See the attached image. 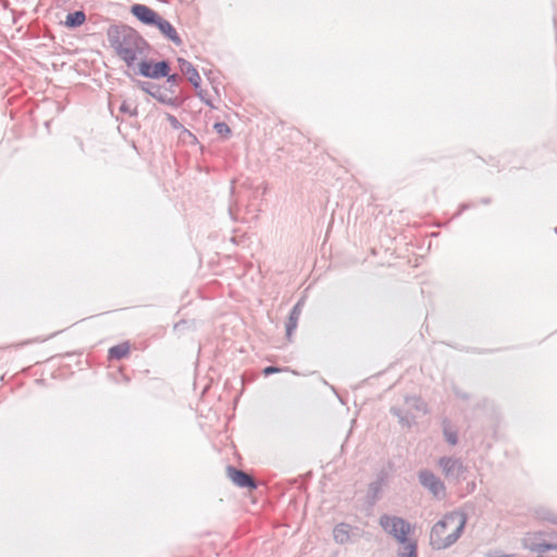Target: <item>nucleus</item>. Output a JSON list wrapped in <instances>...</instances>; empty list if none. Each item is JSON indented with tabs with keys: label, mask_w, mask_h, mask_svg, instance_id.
I'll list each match as a JSON object with an SVG mask.
<instances>
[{
	"label": "nucleus",
	"mask_w": 557,
	"mask_h": 557,
	"mask_svg": "<svg viewBox=\"0 0 557 557\" xmlns=\"http://www.w3.org/2000/svg\"><path fill=\"white\" fill-rule=\"evenodd\" d=\"M178 67L181 73L186 76L188 82L193 85L195 90L199 89V86L201 84V77L197 71V69L187 60L184 58L177 59Z\"/></svg>",
	"instance_id": "obj_9"
},
{
	"label": "nucleus",
	"mask_w": 557,
	"mask_h": 557,
	"mask_svg": "<svg viewBox=\"0 0 557 557\" xmlns=\"http://www.w3.org/2000/svg\"><path fill=\"white\" fill-rule=\"evenodd\" d=\"M86 15L84 11H74L66 15L65 26L69 28H76L84 24Z\"/></svg>",
	"instance_id": "obj_13"
},
{
	"label": "nucleus",
	"mask_w": 557,
	"mask_h": 557,
	"mask_svg": "<svg viewBox=\"0 0 557 557\" xmlns=\"http://www.w3.org/2000/svg\"><path fill=\"white\" fill-rule=\"evenodd\" d=\"M213 128L215 129V132L222 136H227L231 134V128L230 126L224 123V122H216L214 123V126Z\"/></svg>",
	"instance_id": "obj_21"
},
{
	"label": "nucleus",
	"mask_w": 557,
	"mask_h": 557,
	"mask_svg": "<svg viewBox=\"0 0 557 557\" xmlns=\"http://www.w3.org/2000/svg\"><path fill=\"white\" fill-rule=\"evenodd\" d=\"M466 521L462 512L455 511L444 516L431 530V545L435 549H444L454 544L459 539Z\"/></svg>",
	"instance_id": "obj_2"
},
{
	"label": "nucleus",
	"mask_w": 557,
	"mask_h": 557,
	"mask_svg": "<svg viewBox=\"0 0 557 557\" xmlns=\"http://www.w3.org/2000/svg\"><path fill=\"white\" fill-rule=\"evenodd\" d=\"M470 207H471V206H470V205H468V203H462V205L460 206V210L457 212V215H459V214L461 213V211H463V210H466V209H468V208H470Z\"/></svg>",
	"instance_id": "obj_25"
},
{
	"label": "nucleus",
	"mask_w": 557,
	"mask_h": 557,
	"mask_svg": "<svg viewBox=\"0 0 557 557\" xmlns=\"http://www.w3.org/2000/svg\"><path fill=\"white\" fill-rule=\"evenodd\" d=\"M166 120L169 121V123L172 126V128H174V129H182V134L184 136H187V137L191 138L193 140H196V136L193 133H190L188 129H186L182 125V123L177 120L176 116H174L173 114L168 113L166 114Z\"/></svg>",
	"instance_id": "obj_17"
},
{
	"label": "nucleus",
	"mask_w": 557,
	"mask_h": 557,
	"mask_svg": "<svg viewBox=\"0 0 557 557\" xmlns=\"http://www.w3.org/2000/svg\"><path fill=\"white\" fill-rule=\"evenodd\" d=\"M421 483L431 490L434 495H438L444 491L443 484L430 472L420 474Z\"/></svg>",
	"instance_id": "obj_11"
},
{
	"label": "nucleus",
	"mask_w": 557,
	"mask_h": 557,
	"mask_svg": "<svg viewBox=\"0 0 557 557\" xmlns=\"http://www.w3.org/2000/svg\"><path fill=\"white\" fill-rule=\"evenodd\" d=\"M440 465L447 476H458L462 472V466L456 459H442Z\"/></svg>",
	"instance_id": "obj_12"
},
{
	"label": "nucleus",
	"mask_w": 557,
	"mask_h": 557,
	"mask_svg": "<svg viewBox=\"0 0 557 557\" xmlns=\"http://www.w3.org/2000/svg\"><path fill=\"white\" fill-rule=\"evenodd\" d=\"M120 112L123 114H127L129 116H137L138 110L137 106L132 104L127 100H124L120 106Z\"/></svg>",
	"instance_id": "obj_19"
},
{
	"label": "nucleus",
	"mask_w": 557,
	"mask_h": 557,
	"mask_svg": "<svg viewBox=\"0 0 557 557\" xmlns=\"http://www.w3.org/2000/svg\"><path fill=\"white\" fill-rule=\"evenodd\" d=\"M131 13L143 24L153 26L160 16L154 10L145 4H133Z\"/></svg>",
	"instance_id": "obj_7"
},
{
	"label": "nucleus",
	"mask_w": 557,
	"mask_h": 557,
	"mask_svg": "<svg viewBox=\"0 0 557 557\" xmlns=\"http://www.w3.org/2000/svg\"><path fill=\"white\" fill-rule=\"evenodd\" d=\"M226 471H227V476L235 485H237L239 487H246L250 491H252L257 487L252 476L247 474L246 472H244L242 470H237L233 467H228Z\"/></svg>",
	"instance_id": "obj_8"
},
{
	"label": "nucleus",
	"mask_w": 557,
	"mask_h": 557,
	"mask_svg": "<svg viewBox=\"0 0 557 557\" xmlns=\"http://www.w3.org/2000/svg\"><path fill=\"white\" fill-rule=\"evenodd\" d=\"M231 242H232L233 244H236V239H235V237H232V238H231Z\"/></svg>",
	"instance_id": "obj_27"
},
{
	"label": "nucleus",
	"mask_w": 557,
	"mask_h": 557,
	"mask_svg": "<svg viewBox=\"0 0 557 557\" xmlns=\"http://www.w3.org/2000/svg\"><path fill=\"white\" fill-rule=\"evenodd\" d=\"M281 370L276 367H267L263 369V374L264 375H270V374H273V373H278Z\"/></svg>",
	"instance_id": "obj_24"
},
{
	"label": "nucleus",
	"mask_w": 557,
	"mask_h": 557,
	"mask_svg": "<svg viewBox=\"0 0 557 557\" xmlns=\"http://www.w3.org/2000/svg\"><path fill=\"white\" fill-rule=\"evenodd\" d=\"M481 202H482L483 205H488V203L491 202V200H490L488 198H483V199L481 200Z\"/></svg>",
	"instance_id": "obj_26"
},
{
	"label": "nucleus",
	"mask_w": 557,
	"mask_h": 557,
	"mask_svg": "<svg viewBox=\"0 0 557 557\" xmlns=\"http://www.w3.org/2000/svg\"><path fill=\"white\" fill-rule=\"evenodd\" d=\"M380 524L388 534L393 535L403 547L408 543H414L410 541L407 536L411 532V527L405 520L398 517L393 516H382L380 519Z\"/></svg>",
	"instance_id": "obj_5"
},
{
	"label": "nucleus",
	"mask_w": 557,
	"mask_h": 557,
	"mask_svg": "<svg viewBox=\"0 0 557 557\" xmlns=\"http://www.w3.org/2000/svg\"><path fill=\"white\" fill-rule=\"evenodd\" d=\"M228 211H230V214L233 215V208L232 207L228 209Z\"/></svg>",
	"instance_id": "obj_28"
},
{
	"label": "nucleus",
	"mask_w": 557,
	"mask_h": 557,
	"mask_svg": "<svg viewBox=\"0 0 557 557\" xmlns=\"http://www.w3.org/2000/svg\"><path fill=\"white\" fill-rule=\"evenodd\" d=\"M399 557H417V544L408 543L406 546L403 547Z\"/></svg>",
	"instance_id": "obj_20"
},
{
	"label": "nucleus",
	"mask_w": 557,
	"mask_h": 557,
	"mask_svg": "<svg viewBox=\"0 0 557 557\" xmlns=\"http://www.w3.org/2000/svg\"><path fill=\"white\" fill-rule=\"evenodd\" d=\"M166 77V84H168V94L169 96H178L176 92V87L178 86L180 82L182 81L178 74H170L165 75Z\"/></svg>",
	"instance_id": "obj_18"
},
{
	"label": "nucleus",
	"mask_w": 557,
	"mask_h": 557,
	"mask_svg": "<svg viewBox=\"0 0 557 557\" xmlns=\"http://www.w3.org/2000/svg\"><path fill=\"white\" fill-rule=\"evenodd\" d=\"M196 94L201 99L202 102H205L210 108H214V106L212 104L211 100L209 98H207L206 91L203 89H201L200 86H199V89L196 90Z\"/></svg>",
	"instance_id": "obj_22"
},
{
	"label": "nucleus",
	"mask_w": 557,
	"mask_h": 557,
	"mask_svg": "<svg viewBox=\"0 0 557 557\" xmlns=\"http://www.w3.org/2000/svg\"><path fill=\"white\" fill-rule=\"evenodd\" d=\"M129 344L127 342L121 343L109 349V357L111 359H122L129 354Z\"/></svg>",
	"instance_id": "obj_15"
},
{
	"label": "nucleus",
	"mask_w": 557,
	"mask_h": 557,
	"mask_svg": "<svg viewBox=\"0 0 557 557\" xmlns=\"http://www.w3.org/2000/svg\"><path fill=\"white\" fill-rule=\"evenodd\" d=\"M110 47L128 69H135L143 58H148L152 48L150 44L133 27L121 24L111 25L107 32Z\"/></svg>",
	"instance_id": "obj_1"
},
{
	"label": "nucleus",
	"mask_w": 557,
	"mask_h": 557,
	"mask_svg": "<svg viewBox=\"0 0 557 557\" xmlns=\"http://www.w3.org/2000/svg\"><path fill=\"white\" fill-rule=\"evenodd\" d=\"M333 535L337 543H341V544L346 543L349 540V535H350L349 525L345 524V523L337 524L334 528Z\"/></svg>",
	"instance_id": "obj_14"
},
{
	"label": "nucleus",
	"mask_w": 557,
	"mask_h": 557,
	"mask_svg": "<svg viewBox=\"0 0 557 557\" xmlns=\"http://www.w3.org/2000/svg\"><path fill=\"white\" fill-rule=\"evenodd\" d=\"M153 26L157 27L160 33L175 46L180 47L183 45L182 38L177 34L175 27L169 21L159 16Z\"/></svg>",
	"instance_id": "obj_10"
},
{
	"label": "nucleus",
	"mask_w": 557,
	"mask_h": 557,
	"mask_svg": "<svg viewBox=\"0 0 557 557\" xmlns=\"http://www.w3.org/2000/svg\"><path fill=\"white\" fill-rule=\"evenodd\" d=\"M523 546L530 552L537 553V557H544V552L557 549V533H527L523 537Z\"/></svg>",
	"instance_id": "obj_3"
},
{
	"label": "nucleus",
	"mask_w": 557,
	"mask_h": 557,
	"mask_svg": "<svg viewBox=\"0 0 557 557\" xmlns=\"http://www.w3.org/2000/svg\"><path fill=\"white\" fill-rule=\"evenodd\" d=\"M300 315V309L296 306L289 313L288 321L286 323V334L288 337L292 336V333L296 330L298 320Z\"/></svg>",
	"instance_id": "obj_16"
},
{
	"label": "nucleus",
	"mask_w": 557,
	"mask_h": 557,
	"mask_svg": "<svg viewBox=\"0 0 557 557\" xmlns=\"http://www.w3.org/2000/svg\"><path fill=\"white\" fill-rule=\"evenodd\" d=\"M135 66L137 67L135 71L136 74L150 79L163 78L171 71L170 62L168 60L154 62L148 58H143Z\"/></svg>",
	"instance_id": "obj_6"
},
{
	"label": "nucleus",
	"mask_w": 557,
	"mask_h": 557,
	"mask_svg": "<svg viewBox=\"0 0 557 557\" xmlns=\"http://www.w3.org/2000/svg\"><path fill=\"white\" fill-rule=\"evenodd\" d=\"M444 433L448 443H450L451 445H455L457 443L456 432L450 431L449 429H445Z\"/></svg>",
	"instance_id": "obj_23"
},
{
	"label": "nucleus",
	"mask_w": 557,
	"mask_h": 557,
	"mask_svg": "<svg viewBox=\"0 0 557 557\" xmlns=\"http://www.w3.org/2000/svg\"><path fill=\"white\" fill-rule=\"evenodd\" d=\"M137 86L158 102L172 108H180L185 101V98L181 96H169L165 86L157 85L148 81H137Z\"/></svg>",
	"instance_id": "obj_4"
}]
</instances>
